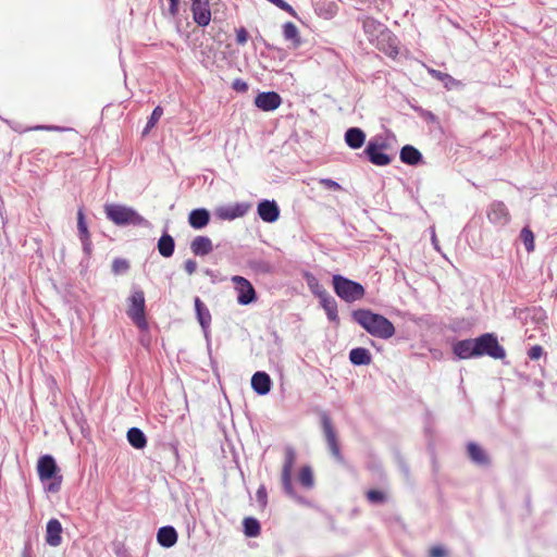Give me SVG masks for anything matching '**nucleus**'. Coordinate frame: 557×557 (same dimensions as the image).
<instances>
[{
  "instance_id": "nucleus-31",
  "label": "nucleus",
  "mask_w": 557,
  "mask_h": 557,
  "mask_svg": "<svg viewBox=\"0 0 557 557\" xmlns=\"http://www.w3.org/2000/svg\"><path fill=\"white\" fill-rule=\"evenodd\" d=\"M127 441L136 449H143L147 445V437L138 428H131L127 431Z\"/></svg>"
},
{
  "instance_id": "nucleus-26",
  "label": "nucleus",
  "mask_w": 557,
  "mask_h": 557,
  "mask_svg": "<svg viewBox=\"0 0 557 557\" xmlns=\"http://www.w3.org/2000/svg\"><path fill=\"white\" fill-rule=\"evenodd\" d=\"M469 458L479 466H487L490 462L485 450L475 443H469L467 446Z\"/></svg>"
},
{
  "instance_id": "nucleus-38",
  "label": "nucleus",
  "mask_w": 557,
  "mask_h": 557,
  "mask_svg": "<svg viewBox=\"0 0 557 557\" xmlns=\"http://www.w3.org/2000/svg\"><path fill=\"white\" fill-rule=\"evenodd\" d=\"M162 114H163V109L160 106H157L153 109V111H152V113H151V115H150V117H149V120L147 122V125H146V127L144 129V134H147L152 127H154V125L160 120Z\"/></svg>"
},
{
  "instance_id": "nucleus-13",
  "label": "nucleus",
  "mask_w": 557,
  "mask_h": 557,
  "mask_svg": "<svg viewBox=\"0 0 557 557\" xmlns=\"http://www.w3.org/2000/svg\"><path fill=\"white\" fill-rule=\"evenodd\" d=\"M260 219L267 223L275 222L280 216V208L274 200H262L257 207Z\"/></svg>"
},
{
  "instance_id": "nucleus-4",
  "label": "nucleus",
  "mask_w": 557,
  "mask_h": 557,
  "mask_svg": "<svg viewBox=\"0 0 557 557\" xmlns=\"http://www.w3.org/2000/svg\"><path fill=\"white\" fill-rule=\"evenodd\" d=\"M37 472L39 479L42 482L52 480V482L48 485L49 492L55 493L60 490L62 476L58 474L59 468L51 455H44L38 459Z\"/></svg>"
},
{
  "instance_id": "nucleus-51",
  "label": "nucleus",
  "mask_w": 557,
  "mask_h": 557,
  "mask_svg": "<svg viewBox=\"0 0 557 557\" xmlns=\"http://www.w3.org/2000/svg\"><path fill=\"white\" fill-rule=\"evenodd\" d=\"M178 1L180 0H169V2H170L169 12L173 16H175L178 13Z\"/></svg>"
},
{
  "instance_id": "nucleus-48",
  "label": "nucleus",
  "mask_w": 557,
  "mask_h": 557,
  "mask_svg": "<svg viewBox=\"0 0 557 557\" xmlns=\"http://www.w3.org/2000/svg\"><path fill=\"white\" fill-rule=\"evenodd\" d=\"M233 88L238 92H245L248 89V84L243 79H235L233 82Z\"/></svg>"
},
{
  "instance_id": "nucleus-18",
  "label": "nucleus",
  "mask_w": 557,
  "mask_h": 557,
  "mask_svg": "<svg viewBox=\"0 0 557 557\" xmlns=\"http://www.w3.org/2000/svg\"><path fill=\"white\" fill-rule=\"evenodd\" d=\"M272 381L268 373L256 372L251 377V387L258 395H267L271 389Z\"/></svg>"
},
{
  "instance_id": "nucleus-52",
  "label": "nucleus",
  "mask_w": 557,
  "mask_h": 557,
  "mask_svg": "<svg viewBox=\"0 0 557 557\" xmlns=\"http://www.w3.org/2000/svg\"><path fill=\"white\" fill-rule=\"evenodd\" d=\"M370 26H375L374 20L369 18V20L364 21L363 27H364L366 32H368L370 29Z\"/></svg>"
},
{
  "instance_id": "nucleus-37",
  "label": "nucleus",
  "mask_w": 557,
  "mask_h": 557,
  "mask_svg": "<svg viewBox=\"0 0 557 557\" xmlns=\"http://www.w3.org/2000/svg\"><path fill=\"white\" fill-rule=\"evenodd\" d=\"M67 128H65V127L55 126V125H36V126H32V127H26V128L14 127V131L20 132V133L29 132V131L63 132Z\"/></svg>"
},
{
  "instance_id": "nucleus-19",
  "label": "nucleus",
  "mask_w": 557,
  "mask_h": 557,
  "mask_svg": "<svg viewBox=\"0 0 557 557\" xmlns=\"http://www.w3.org/2000/svg\"><path fill=\"white\" fill-rule=\"evenodd\" d=\"M453 351L459 359L476 358L474 354V338L456 342L453 345Z\"/></svg>"
},
{
  "instance_id": "nucleus-9",
  "label": "nucleus",
  "mask_w": 557,
  "mask_h": 557,
  "mask_svg": "<svg viewBox=\"0 0 557 557\" xmlns=\"http://www.w3.org/2000/svg\"><path fill=\"white\" fill-rule=\"evenodd\" d=\"M486 214L490 222L496 225H506L510 220L509 211L503 201H493Z\"/></svg>"
},
{
  "instance_id": "nucleus-16",
  "label": "nucleus",
  "mask_w": 557,
  "mask_h": 557,
  "mask_svg": "<svg viewBox=\"0 0 557 557\" xmlns=\"http://www.w3.org/2000/svg\"><path fill=\"white\" fill-rule=\"evenodd\" d=\"M77 230H78V236L83 245V250L86 255H90L91 252V239H90V233L88 231L85 215L82 209L77 212Z\"/></svg>"
},
{
  "instance_id": "nucleus-36",
  "label": "nucleus",
  "mask_w": 557,
  "mask_h": 557,
  "mask_svg": "<svg viewBox=\"0 0 557 557\" xmlns=\"http://www.w3.org/2000/svg\"><path fill=\"white\" fill-rule=\"evenodd\" d=\"M520 239L522 240L528 252L534 250V235L529 227H523L521 230Z\"/></svg>"
},
{
  "instance_id": "nucleus-15",
  "label": "nucleus",
  "mask_w": 557,
  "mask_h": 557,
  "mask_svg": "<svg viewBox=\"0 0 557 557\" xmlns=\"http://www.w3.org/2000/svg\"><path fill=\"white\" fill-rule=\"evenodd\" d=\"M385 150L376 149V146L373 144H367V147L363 153L367 156L368 160L377 166H385L392 162V157L384 152Z\"/></svg>"
},
{
  "instance_id": "nucleus-45",
  "label": "nucleus",
  "mask_w": 557,
  "mask_h": 557,
  "mask_svg": "<svg viewBox=\"0 0 557 557\" xmlns=\"http://www.w3.org/2000/svg\"><path fill=\"white\" fill-rule=\"evenodd\" d=\"M319 183L322 186H324L325 188H327V189H332V190H339V189H342L341 185L337 182H335V181H333L331 178H321L319 181Z\"/></svg>"
},
{
  "instance_id": "nucleus-34",
  "label": "nucleus",
  "mask_w": 557,
  "mask_h": 557,
  "mask_svg": "<svg viewBox=\"0 0 557 557\" xmlns=\"http://www.w3.org/2000/svg\"><path fill=\"white\" fill-rule=\"evenodd\" d=\"M296 461V453L293 447L285 448V457L282 469V474H293V468Z\"/></svg>"
},
{
  "instance_id": "nucleus-40",
  "label": "nucleus",
  "mask_w": 557,
  "mask_h": 557,
  "mask_svg": "<svg viewBox=\"0 0 557 557\" xmlns=\"http://www.w3.org/2000/svg\"><path fill=\"white\" fill-rule=\"evenodd\" d=\"M282 485L284 492L288 496L294 497L296 495L295 488L292 483V474H282Z\"/></svg>"
},
{
  "instance_id": "nucleus-10",
  "label": "nucleus",
  "mask_w": 557,
  "mask_h": 557,
  "mask_svg": "<svg viewBox=\"0 0 557 557\" xmlns=\"http://www.w3.org/2000/svg\"><path fill=\"white\" fill-rule=\"evenodd\" d=\"M191 13L194 22L200 26L206 27L211 21V11L208 0H196L191 4Z\"/></svg>"
},
{
  "instance_id": "nucleus-43",
  "label": "nucleus",
  "mask_w": 557,
  "mask_h": 557,
  "mask_svg": "<svg viewBox=\"0 0 557 557\" xmlns=\"http://www.w3.org/2000/svg\"><path fill=\"white\" fill-rule=\"evenodd\" d=\"M368 144H373L379 150H386L388 148V144L383 136H374L368 141Z\"/></svg>"
},
{
  "instance_id": "nucleus-28",
  "label": "nucleus",
  "mask_w": 557,
  "mask_h": 557,
  "mask_svg": "<svg viewBox=\"0 0 557 557\" xmlns=\"http://www.w3.org/2000/svg\"><path fill=\"white\" fill-rule=\"evenodd\" d=\"M320 305L324 309L327 319L331 322H335L338 324V311H337V302L336 300L329 294L320 299Z\"/></svg>"
},
{
  "instance_id": "nucleus-3",
  "label": "nucleus",
  "mask_w": 557,
  "mask_h": 557,
  "mask_svg": "<svg viewBox=\"0 0 557 557\" xmlns=\"http://www.w3.org/2000/svg\"><path fill=\"white\" fill-rule=\"evenodd\" d=\"M333 287L335 294L346 302H354L364 296L363 286L355 281H351L343 275H333Z\"/></svg>"
},
{
  "instance_id": "nucleus-39",
  "label": "nucleus",
  "mask_w": 557,
  "mask_h": 557,
  "mask_svg": "<svg viewBox=\"0 0 557 557\" xmlns=\"http://www.w3.org/2000/svg\"><path fill=\"white\" fill-rule=\"evenodd\" d=\"M367 498L372 504H382L385 502L386 496L382 491L370 490L367 492Z\"/></svg>"
},
{
  "instance_id": "nucleus-11",
  "label": "nucleus",
  "mask_w": 557,
  "mask_h": 557,
  "mask_svg": "<svg viewBox=\"0 0 557 557\" xmlns=\"http://www.w3.org/2000/svg\"><path fill=\"white\" fill-rule=\"evenodd\" d=\"M253 102L262 111H273L281 106L282 98L275 91H263L256 96Z\"/></svg>"
},
{
  "instance_id": "nucleus-49",
  "label": "nucleus",
  "mask_w": 557,
  "mask_h": 557,
  "mask_svg": "<svg viewBox=\"0 0 557 557\" xmlns=\"http://www.w3.org/2000/svg\"><path fill=\"white\" fill-rule=\"evenodd\" d=\"M184 269L189 275H193L197 270V262L193 259H187L184 263Z\"/></svg>"
},
{
  "instance_id": "nucleus-53",
  "label": "nucleus",
  "mask_w": 557,
  "mask_h": 557,
  "mask_svg": "<svg viewBox=\"0 0 557 557\" xmlns=\"http://www.w3.org/2000/svg\"><path fill=\"white\" fill-rule=\"evenodd\" d=\"M115 554L119 556V557H127V554H126V550L124 547H119L115 549Z\"/></svg>"
},
{
  "instance_id": "nucleus-7",
  "label": "nucleus",
  "mask_w": 557,
  "mask_h": 557,
  "mask_svg": "<svg viewBox=\"0 0 557 557\" xmlns=\"http://www.w3.org/2000/svg\"><path fill=\"white\" fill-rule=\"evenodd\" d=\"M127 314L138 327L144 329L147 326L145 318V295L143 290L137 289L132 293Z\"/></svg>"
},
{
  "instance_id": "nucleus-32",
  "label": "nucleus",
  "mask_w": 557,
  "mask_h": 557,
  "mask_svg": "<svg viewBox=\"0 0 557 557\" xmlns=\"http://www.w3.org/2000/svg\"><path fill=\"white\" fill-rule=\"evenodd\" d=\"M429 73L432 75V77L442 82L446 89H453L460 85V83L457 79H455L451 75L447 73H443L437 70H429Z\"/></svg>"
},
{
  "instance_id": "nucleus-44",
  "label": "nucleus",
  "mask_w": 557,
  "mask_h": 557,
  "mask_svg": "<svg viewBox=\"0 0 557 557\" xmlns=\"http://www.w3.org/2000/svg\"><path fill=\"white\" fill-rule=\"evenodd\" d=\"M544 354V349L542 346L540 345H534L532 346L529 351H528V357L531 359V360H537L540 359Z\"/></svg>"
},
{
  "instance_id": "nucleus-46",
  "label": "nucleus",
  "mask_w": 557,
  "mask_h": 557,
  "mask_svg": "<svg viewBox=\"0 0 557 557\" xmlns=\"http://www.w3.org/2000/svg\"><path fill=\"white\" fill-rule=\"evenodd\" d=\"M256 497H257V500L260 504V506L261 507H265V505H267V490H265V487L263 485H261L257 490Z\"/></svg>"
},
{
  "instance_id": "nucleus-6",
  "label": "nucleus",
  "mask_w": 557,
  "mask_h": 557,
  "mask_svg": "<svg viewBox=\"0 0 557 557\" xmlns=\"http://www.w3.org/2000/svg\"><path fill=\"white\" fill-rule=\"evenodd\" d=\"M320 419H321V425L323 429L325 441H326L327 447H329L332 456L335 458V460L337 462L343 463L344 457L341 453L336 431L332 424V420H331L330 416L327 414V412L322 411L320 414Z\"/></svg>"
},
{
  "instance_id": "nucleus-42",
  "label": "nucleus",
  "mask_w": 557,
  "mask_h": 557,
  "mask_svg": "<svg viewBox=\"0 0 557 557\" xmlns=\"http://www.w3.org/2000/svg\"><path fill=\"white\" fill-rule=\"evenodd\" d=\"M268 1L271 2L272 4L276 5L277 8H280L281 10L287 12L292 16L297 15L294 8L284 0H268Z\"/></svg>"
},
{
  "instance_id": "nucleus-20",
  "label": "nucleus",
  "mask_w": 557,
  "mask_h": 557,
  "mask_svg": "<svg viewBox=\"0 0 557 557\" xmlns=\"http://www.w3.org/2000/svg\"><path fill=\"white\" fill-rule=\"evenodd\" d=\"M177 537L176 530L171 525L160 528L157 533L158 543L165 548L174 546L177 542Z\"/></svg>"
},
{
  "instance_id": "nucleus-41",
  "label": "nucleus",
  "mask_w": 557,
  "mask_h": 557,
  "mask_svg": "<svg viewBox=\"0 0 557 557\" xmlns=\"http://www.w3.org/2000/svg\"><path fill=\"white\" fill-rule=\"evenodd\" d=\"M129 268V264H128V261L125 260V259H120V258H116L113 260V263H112V271L115 273V274H119V273H122V272H125L127 271Z\"/></svg>"
},
{
  "instance_id": "nucleus-8",
  "label": "nucleus",
  "mask_w": 557,
  "mask_h": 557,
  "mask_svg": "<svg viewBox=\"0 0 557 557\" xmlns=\"http://www.w3.org/2000/svg\"><path fill=\"white\" fill-rule=\"evenodd\" d=\"M237 293V302L247 306L257 300V294L252 284L244 276L234 275L231 278Z\"/></svg>"
},
{
  "instance_id": "nucleus-1",
  "label": "nucleus",
  "mask_w": 557,
  "mask_h": 557,
  "mask_svg": "<svg viewBox=\"0 0 557 557\" xmlns=\"http://www.w3.org/2000/svg\"><path fill=\"white\" fill-rule=\"evenodd\" d=\"M352 319L374 337L388 339L395 334L394 324L384 315L374 313L371 310H355L352 311Z\"/></svg>"
},
{
  "instance_id": "nucleus-17",
  "label": "nucleus",
  "mask_w": 557,
  "mask_h": 557,
  "mask_svg": "<svg viewBox=\"0 0 557 557\" xmlns=\"http://www.w3.org/2000/svg\"><path fill=\"white\" fill-rule=\"evenodd\" d=\"M282 33L285 41L289 42L290 49H298L302 45L299 30L293 22L284 23L282 26Z\"/></svg>"
},
{
  "instance_id": "nucleus-54",
  "label": "nucleus",
  "mask_w": 557,
  "mask_h": 557,
  "mask_svg": "<svg viewBox=\"0 0 557 557\" xmlns=\"http://www.w3.org/2000/svg\"><path fill=\"white\" fill-rule=\"evenodd\" d=\"M22 557H28L27 553L24 552Z\"/></svg>"
},
{
  "instance_id": "nucleus-24",
  "label": "nucleus",
  "mask_w": 557,
  "mask_h": 557,
  "mask_svg": "<svg viewBox=\"0 0 557 557\" xmlns=\"http://www.w3.org/2000/svg\"><path fill=\"white\" fill-rule=\"evenodd\" d=\"M195 309L196 315L199 324L201 325L205 333H207L208 329L211 324V313L207 306L200 300L199 297L195 298Z\"/></svg>"
},
{
  "instance_id": "nucleus-2",
  "label": "nucleus",
  "mask_w": 557,
  "mask_h": 557,
  "mask_svg": "<svg viewBox=\"0 0 557 557\" xmlns=\"http://www.w3.org/2000/svg\"><path fill=\"white\" fill-rule=\"evenodd\" d=\"M104 213L108 220L117 226L140 225L148 226L149 222L135 209L117 203H107Z\"/></svg>"
},
{
  "instance_id": "nucleus-12",
  "label": "nucleus",
  "mask_w": 557,
  "mask_h": 557,
  "mask_svg": "<svg viewBox=\"0 0 557 557\" xmlns=\"http://www.w3.org/2000/svg\"><path fill=\"white\" fill-rule=\"evenodd\" d=\"M249 208L250 206L248 203L240 202L232 206L220 207L216 209L215 213L219 219L231 221L244 216L248 212Z\"/></svg>"
},
{
  "instance_id": "nucleus-33",
  "label": "nucleus",
  "mask_w": 557,
  "mask_h": 557,
  "mask_svg": "<svg viewBox=\"0 0 557 557\" xmlns=\"http://www.w3.org/2000/svg\"><path fill=\"white\" fill-rule=\"evenodd\" d=\"M244 533L248 537H256L260 534V523L252 517H247L243 521Z\"/></svg>"
},
{
  "instance_id": "nucleus-25",
  "label": "nucleus",
  "mask_w": 557,
  "mask_h": 557,
  "mask_svg": "<svg viewBox=\"0 0 557 557\" xmlns=\"http://www.w3.org/2000/svg\"><path fill=\"white\" fill-rule=\"evenodd\" d=\"M399 158L403 163L417 165L422 161V153L411 145H406L400 149Z\"/></svg>"
},
{
  "instance_id": "nucleus-22",
  "label": "nucleus",
  "mask_w": 557,
  "mask_h": 557,
  "mask_svg": "<svg viewBox=\"0 0 557 557\" xmlns=\"http://www.w3.org/2000/svg\"><path fill=\"white\" fill-rule=\"evenodd\" d=\"M190 250L195 256H207L213 250L212 240L207 236H196L190 243Z\"/></svg>"
},
{
  "instance_id": "nucleus-35",
  "label": "nucleus",
  "mask_w": 557,
  "mask_h": 557,
  "mask_svg": "<svg viewBox=\"0 0 557 557\" xmlns=\"http://www.w3.org/2000/svg\"><path fill=\"white\" fill-rule=\"evenodd\" d=\"M298 480H299L300 484L307 488H311L313 486V484H314L313 473L309 466H305L301 468L299 475H298Z\"/></svg>"
},
{
  "instance_id": "nucleus-21",
  "label": "nucleus",
  "mask_w": 557,
  "mask_h": 557,
  "mask_svg": "<svg viewBox=\"0 0 557 557\" xmlns=\"http://www.w3.org/2000/svg\"><path fill=\"white\" fill-rule=\"evenodd\" d=\"M210 213L205 208L194 209L188 215V223L195 230H201L208 225Z\"/></svg>"
},
{
  "instance_id": "nucleus-5",
  "label": "nucleus",
  "mask_w": 557,
  "mask_h": 557,
  "mask_svg": "<svg viewBox=\"0 0 557 557\" xmlns=\"http://www.w3.org/2000/svg\"><path fill=\"white\" fill-rule=\"evenodd\" d=\"M474 354L475 357L486 355L493 359H504L506 357L505 349L492 333H485L474 338Z\"/></svg>"
},
{
  "instance_id": "nucleus-27",
  "label": "nucleus",
  "mask_w": 557,
  "mask_h": 557,
  "mask_svg": "<svg viewBox=\"0 0 557 557\" xmlns=\"http://www.w3.org/2000/svg\"><path fill=\"white\" fill-rule=\"evenodd\" d=\"M349 360L354 366H368L372 361V356L369 349L357 347L350 350Z\"/></svg>"
},
{
  "instance_id": "nucleus-14",
  "label": "nucleus",
  "mask_w": 557,
  "mask_h": 557,
  "mask_svg": "<svg viewBox=\"0 0 557 557\" xmlns=\"http://www.w3.org/2000/svg\"><path fill=\"white\" fill-rule=\"evenodd\" d=\"M62 524L58 519H50L47 523L46 543L57 547L62 543Z\"/></svg>"
},
{
  "instance_id": "nucleus-55",
  "label": "nucleus",
  "mask_w": 557,
  "mask_h": 557,
  "mask_svg": "<svg viewBox=\"0 0 557 557\" xmlns=\"http://www.w3.org/2000/svg\"><path fill=\"white\" fill-rule=\"evenodd\" d=\"M191 1V4L195 3L196 0H190Z\"/></svg>"
},
{
  "instance_id": "nucleus-47",
  "label": "nucleus",
  "mask_w": 557,
  "mask_h": 557,
  "mask_svg": "<svg viewBox=\"0 0 557 557\" xmlns=\"http://www.w3.org/2000/svg\"><path fill=\"white\" fill-rule=\"evenodd\" d=\"M248 40V33L247 30L242 27L236 32V42L238 45H245Z\"/></svg>"
},
{
  "instance_id": "nucleus-30",
  "label": "nucleus",
  "mask_w": 557,
  "mask_h": 557,
  "mask_svg": "<svg viewBox=\"0 0 557 557\" xmlns=\"http://www.w3.org/2000/svg\"><path fill=\"white\" fill-rule=\"evenodd\" d=\"M304 278L311 290V293L317 296L319 299L329 295L326 289L320 284L319 280L310 272L304 273Z\"/></svg>"
},
{
  "instance_id": "nucleus-29",
  "label": "nucleus",
  "mask_w": 557,
  "mask_h": 557,
  "mask_svg": "<svg viewBox=\"0 0 557 557\" xmlns=\"http://www.w3.org/2000/svg\"><path fill=\"white\" fill-rule=\"evenodd\" d=\"M175 249V242L174 238L168 234L164 233L158 240V250L159 253L164 258H170L173 256Z\"/></svg>"
},
{
  "instance_id": "nucleus-23",
  "label": "nucleus",
  "mask_w": 557,
  "mask_h": 557,
  "mask_svg": "<svg viewBox=\"0 0 557 557\" xmlns=\"http://www.w3.org/2000/svg\"><path fill=\"white\" fill-rule=\"evenodd\" d=\"M366 141V133L359 127H350L345 133V143L351 149H359Z\"/></svg>"
},
{
  "instance_id": "nucleus-50",
  "label": "nucleus",
  "mask_w": 557,
  "mask_h": 557,
  "mask_svg": "<svg viewBox=\"0 0 557 557\" xmlns=\"http://www.w3.org/2000/svg\"><path fill=\"white\" fill-rule=\"evenodd\" d=\"M446 550L442 546H434L430 549V557H445Z\"/></svg>"
}]
</instances>
